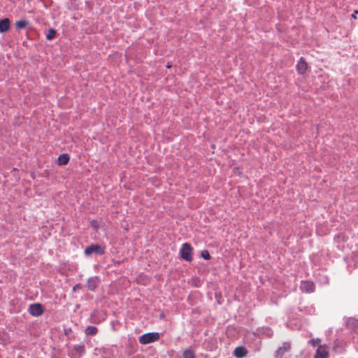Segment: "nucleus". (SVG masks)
<instances>
[{"mask_svg": "<svg viewBox=\"0 0 358 358\" xmlns=\"http://www.w3.org/2000/svg\"><path fill=\"white\" fill-rule=\"evenodd\" d=\"M180 255L181 257L187 261V262H192V248L191 245L189 243H184L182 245V248L180 249Z\"/></svg>", "mask_w": 358, "mask_h": 358, "instance_id": "obj_1", "label": "nucleus"}, {"mask_svg": "<svg viewBox=\"0 0 358 358\" xmlns=\"http://www.w3.org/2000/svg\"><path fill=\"white\" fill-rule=\"evenodd\" d=\"M159 339V334L158 333H148L142 335L139 338V342L141 344H148L153 343Z\"/></svg>", "mask_w": 358, "mask_h": 358, "instance_id": "obj_2", "label": "nucleus"}, {"mask_svg": "<svg viewBox=\"0 0 358 358\" xmlns=\"http://www.w3.org/2000/svg\"><path fill=\"white\" fill-rule=\"evenodd\" d=\"M105 246L92 244L85 248V254L86 255H90L92 253H96L97 255H103L105 253Z\"/></svg>", "mask_w": 358, "mask_h": 358, "instance_id": "obj_3", "label": "nucleus"}, {"mask_svg": "<svg viewBox=\"0 0 358 358\" xmlns=\"http://www.w3.org/2000/svg\"><path fill=\"white\" fill-rule=\"evenodd\" d=\"M291 350V343L289 342H285L282 346L279 347L275 352V358H283L286 352H289Z\"/></svg>", "mask_w": 358, "mask_h": 358, "instance_id": "obj_4", "label": "nucleus"}, {"mask_svg": "<svg viewBox=\"0 0 358 358\" xmlns=\"http://www.w3.org/2000/svg\"><path fill=\"white\" fill-rule=\"evenodd\" d=\"M28 311L30 315L35 317L41 316L43 313V307L40 303L30 305Z\"/></svg>", "mask_w": 358, "mask_h": 358, "instance_id": "obj_5", "label": "nucleus"}, {"mask_svg": "<svg viewBox=\"0 0 358 358\" xmlns=\"http://www.w3.org/2000/svg\"><path fill=\"white\" fill-rule=\"evenodd\" d=\"M296 69L297 72L301 75H303L306 72L308 69V65L303 57H301L299 59L296 66Z\"/></svg>", "mask_w": 358, "mask_h": 358, "instance_id": "obj_6", "label": "nucleus"}, {"mask_svg": "<svg viewBox=\"0 0 358 358\" xmlns=\"http://www.w3.org/2000/svg\"><path fill=\"white\" fill-rule=\"evenodd\" d=\"M329 351L327 347L325 345H320L315 352L314 358H328Z\"/></svg>", "mask_w": 358, "mask_h": 358, "instance_id": "obj_7", "label": "nucleus"}, {"mask_svg": "<svg viewBox=\"0 0 358 358\" xmlns=\"http://www.w3.org/2000/svg\"><path fill=\"white\" fill-rule=\"evenodd\" d=\"M314 284L310 281H303L301 285V289L307 293L313 292L314 291Z\"/></svg>", "mask_w": 358, "mask_h": 358, "instance_id": "obj_8", "label": "nucleus"}, {"mask_svg": "<svg viewBox=\"0 0 358 358\" xmlns=\"http://www.w3.org/2000/svg\"><path fill=\"white\" fill-rule=\"evenodd\" d=\"M10 22L8 18L0 20V33H5L10 29Z\"/></svg>", "mask_w": 358, "mask_h": 358, "instance_id": "obj_9", "label": "nucleus"}, {"mask_svg": "<svg viewBox=\"0 0 358 358\" xmlns=\"http://www.w3.org/2000/svg\"><path fill=\"white\" fill-rule=\"evenodd\" d=\"M248 351L244 347H237L234 351V355L237 358H242L247 355Z\"/></svg>", "mask_w": 358, "mask_h": 358, "instance_id": "obj_10", "label": "nucleus"}, {"mask_svg": "<svg viewBox=\"0 0 358 358\" xmlns=\"http://www.w3.org/2000/svg\"><path fill=\"white\" fill-rule=\"evenodd\" d=\"M69 162V156L67 154H62L58 157V164L59 165H66Z\"/></svg>", "mask_w": 358, "mask_h": 358, "instance_id": "obj_11", "label": "nucleus"}, {"mask_svg": "<svg viewBox=\"0 0 358 358\" xmlns=\"http://www.w3.org/2000/svg\"><path fill=\"white\" fill-rule=\"evenodd\" d=\"M87 287L90 290H94L97 287L96 280L90 278L87 282Z\"/></svg>", "mask_w": 358, "mask_h": 358, "instance_id": "obj_12", "label": "nucleus"}, {"mask_svg": "<svg viewBox=\"0 0 358 358\" xmlns=\"http://www.w3.org/2000/svg\"><path fill=\"white\" fill-rule=\"evenodd\" d=\"M28 22L26 20H21L15 22V27L17 29H22L26 27Z\"/></svg>", "mask_w": 358, "mask_h": 358, "instance_id": "obj_13", "label": "nucleus"}, {"mask_svg": "<svg viewBox=\"0 0 358 358\" xmlns=\"http://www.w3.org/2000/svg\"><path fill=\"white\" fill-rule=\"evenodd\" d=\"M56 34H57V32L54 29H50L48 30V34L46 35V39L48 41H51V40L54 39L56 36Z\"/></svg>", "mask_w": 358, "mask_h": 358, "instance_id": "obj_14", "label": "nucleus"}, {"mask_svg": "<svg viewBox=\"0 0 358 358\" xmlns=\"http://www.w3.org/2000/svg\"><path fill=\"white\" fill-rule=\"evenodd\" d=\"M97 331H98L97 328L94 326L87 327V328L86 329V331H85L86 334L88 335H95V334H96Z\"/></svg>", "mask_w": 358, "mask_h": 358, "instance_id": "obj_15", "label": "nucleus"}, {"mask_svg": "<svg viewBox=\"0 0 358 358\" xmlns=\"http://www.w3.org/2000/svg\"><path fill=\"white\" fill-rule=\"evenodd\" d=\"M184 358H194V354L191 350H186L183 352Z\"/></svg>", "mask_w": 358, "mask_h": 358, "instance_id": "obj_16", "label": "nucleus"}, {"mask_svg": "<svg viewBox=\"0 0 358 358\" xmlns=\"http://www.w3.org/2000/svg\"><path fill=\"white\" fill-rule=\"evenodd\" d=\"M201 255L204 259H209L210 258V255L208 250H203Z\"/></svg>", "mask_w": 358, "mask_h": 358, "instance_id": "obj_17", "label": "nucleus"}, {"mask_svg": "<svg viewBox=\"0 0 358 358\" xmlns=\"http://www.w3.org/2000/svg\"><path fill=\"white\" fill-rule=\"evenodd\" d=\"M320 341H320V338L312 339V340H310V343L312 345L315 346V345H316L319 344V343H320Z\"/></svg>", "mask_w": 358, "mask_h": 358, "instance_id": "obj_18", "label": "nucleus"}, {"mask_svg": "<svg viewBox=\"0 0 358 358\" xmlns=\"http://www.w3.org/2000/svg\"><path fill=\"white\" fill-rule=\"evenodd\" d=\"M358 14V10H356L354 11V13L352 14V17L355 20L357 19V15Z\"/></svg>", "mask_w": 358, "mask_h": 358, "instance_id": "obj_19", "label": "nucleus"}, {"mask_svg": "<svg viewBox=\"0 0 358 358\" xmlns=\"http://www.w3.org/2000/svg\"><path fill=\"white\" fill-rule=\"evenodd\" d=\"M80 289V285L79 284L76 285L73 287V291H76L77 289Z\"/></svg>", "mask_w": 358, "mask_h": 358, "instance_id": "obj_20", "label": "nucleus"}, {"mask_svg": "<svg viewBox=\"0 0 358 358\" xmlns=\"http://www.w3.org/2000/svg\"><path fill=\"white\" fill-rule=\"evenodd\" d=\"M166 67H167V68H171V64H168L166 65Z\"/></svg>", "mask_w": 358, "mask_h": 358, "instance_id": "obj_21", "label": "nucleus"}]
</instances>
